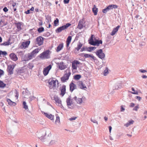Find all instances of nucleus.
Wrapping results in <instances>:
<instances>
[{
	"label": "nucleus",
	"mask_w": 147,
	"mask_h": 147,
	"mask_svg": "<svg viewBox=\"0 0 147 147\" xmlns=\"http://www.w3.org/2000/svg\"><path fill=\"white\" fill-rule=\"evenodd\" d=\"M41 48L39 47L33 50L31 53H28V55H25L22 58V60L24 61H27L31 60L34 58L36 54L41 50Z\"/></svg>",
	"instance_id": "1"
},
{
	"label": "nucleus",
	"mask_w": 147,
	"mask_h": 147,
	"mask_svg": "<svg viewBox=\"0 0 147 147\" xmlns=\"http://www.w3.org/2000/svg\"><path fill=\"white\" fill-rule=\"evenodd\" d=\"M86 98L84 96L82 98H77L76 96H75L72 98V100L74 102V103H77L79 105H81L82 103H84L86 101Z\"/></svg>",
	"instance_id": "2"
},
{
	"label": "nucleus",
	"mask_w": 147,
	"mask_h": 147,
	"mask_svg": "<svg viewBox=\"0 0 147 147\" xmlns=\"http://www.w3.org/2000/svg\"><path fill=\"white\" fill-rule=\"evenodd\" d=\"M71 25L70 23H67L65 25L59 27L55 30L56 32L57 33H59L61 32L63 30L66 29L68 27Z\"/></svg>",
	"instance_id": "3"
},
{
	"label": "nucleus",
	"mask_w": 147,
	"mask_h": 147,
	"mask_svg": "<svg viewBox=\"0 0 147 147\" xmlns=\"http://www.w3.org/2000/svg\"><path fill=\"white\" fill-rule=\"evenodd\" d=\"M66 73L61 78V81L64 82L68 79L69 76L71 74L69 70H67L66 71Z\"/></svg>",
	"instance_id": "4"
},
{
	"label": "nucleus",
	"mask_w": 147,
	"mask_h": 147,
	"mask_svg": "<svg viewBox=\"0 0 147 147\" xmlns=\"http://www.w3.org/2000/svg\"><path fill=\"white\" fill-rule=\"evenodd\" d=\"M95 53L99 58L102 60H103L105 57V54L103 53L102 49H100L96 51Z\"/></svg>",
	"instance_id": "5"
},
{
	"label": "nucleus",
	"mask_w": 147,
	"mask_h": 147,
	"mask_svg": "<svg viewBox=\"0 0 147 147\" xmlns=\"http://www.w3.org/2000/svg\"><path fill=\"white\" fill-rule=\"evenodd\" d=\"M47 131H44L39 133L38 135V137L42 142H44V141L46 140V139L45 138V136L46 135Z\"/></svg>",
	"instance_id": "6"
},
{
	"label": "nucleus",
	"mask_w": 147,
	"mask_h": 147,
	"mask_svg": "<svg viewBox=\"0 0 147 147\" xmlns=\"http://www.w3.org/2000/svg\"><path fill=\"white\" fill-rule=\"evenodd\" d=\"M66 102L67 103V105L69 108L71 109H73V107L71 106V105L74 103V102L73 100H72V99H71L70 97L69 96L66 99Z\"/></svg>",
	"instance_id": "7"
},
{
	"label": "nucleus",
	"mask_w": 147,
	"mask_h": 147,
	"mask_svg": "<svg viewBox=\"0 0 147 147\" xmlns=\"http://www.w3.org/2000/svg\"><path fill=\"white\" fill-rule=\"evenodd\" d=\"M48 139L47 138L46 140L44 141V144L48 146L54 144L57 142V140L56 139L52 140L49 142L48 141Z\"/></svg>",
	"instance_id": "8"
},
{
	"label": "nucleus",
	"mask_w": 147,
	"mask_h": 147,
	"mask_svg": "<svg viewBox=\"0 0 147 147\" xmlns=\"http://www.w3.org/2000/svg\"><path fill=\"white\" fill-rule=\"evenodd\" d=\"M40 57L42 59H48L49 57V51H47L41 53Z\"/></svg>",
	"instance_id": "9"
},
{
	"label": "nucleus",
	"mask_w": 147,
	"mask_h": 147,
	"mask_svg": "<svg viewBox=\"0 0 147 147\" xmlns=\"http://www.w3.org/2000/svg\"><path fill=\"white\" fill-rule=\"evenodd\" d=\"M58 82L57 80H51V81L49 80V86L50 89H52L54 87H55L56 86V83Z\"/></svg>",
	"instance_id": "10"
},
{
	"label": "nucleus",
	"mask_w": 147,
	"mask_h": 147,
	"mask_svg": "<svg viewBox=\"0 0 147 147\" xmlns=\"http://www.w3.org/2000/svg\"><path fill=\"white\" fill-rule=\"evenodd\" d=\"M43 42V38L41 36L37 37L36 39V43L39 46L42 45Z\"/></svg>",
	"instance_id": "11"
},
{
	"label": "nucleus",
	"mask_w": 147,
	"mask_h": 147,
	"mask_svg": "<svg viewBox=\"0 0 147 147\" xmlns=\"http://www.w3.org/2000/svg\"><path fill=\"white\" fill-rule=\"evenodd\" d=\"M54 100L55 101L56 104L60 107H62L61 104V101L60 98L57 96H54Z\"/></svg>",
	"instance_id": "12"
},
{
	"label": "nucleus",
	"mask_w": 147,
	"mask_h": 147,
	"mask_svg": "<svg viewBox=\"0 0 147 147\" xmlns=\"http://www.w3.org/2000/svg\"><path fill=\"white\" fill-rule=\"evenodd\" d=\"M15 67L13 65H9L7 66V71L10 75L12 74L13 73V69Z\"/></svg>",
	"instance_id": "13"
},
{
	"label": "nucleus",
	"mask_w": 147,
	"mask_h": 147,
	"mask_svg": "<svg viewBox=\"0 0 147 147\" xmlns=\"http://www.w3.org/2000/svg\"><path fill=\"white\" fill-rule=\"evenodd\" d=\"M51 65H50L44 68L43 72L45 76H46L48 74L49 70L51 68Z\"/></svg>",
	"instance_id": "14"
},
{
	"label": "nucleus",
	"mask_w": 147,
	"mask_h": 147,
	"mask_svg": "<svg viewBox=\"0 0 147 147\" xmlns=\"http://www.w3.org/2000/svg\"><path fill=\"white\" fill-rule=\"evenodd\" d=\"M85 26V22L83 21V20H80L78 26V28L79 29H81Z\"/></svg>",
	"instance_id": "15"
},
{
	"label": "nucleus",
	"mask_w": 147,
	"mask_h": 147,
	"mask_svg": "<svg viewBox=\"0 0 147 147\" xmlns=\"http://www.w3.org/2000/svg\"><path fill=\"white\" fill-rule=\"evenodd\" d=\"M80 63L77 60H74L72 62V67L73 69H76L77 68V65L79 64Z\"/></svg>",
	"instance_id": "16"
},
{
	"label": "nucleus",
	"mask_w": 147,
	"mask_h": 147,
	"mask_svg": "<svg viewBox=\"0 0 147 147\" xmlns=\"http://www.w3.org/2000/svg\"><path fill=\"white\" fill-rule=\"evenodd\" d=\"M30 43V41H27L23 42L21 45V47L22 49H25L28 47Z\"/></svg>",
	"instance_id": "17"
},
{
	"label": "nucleus",
	"mask_w": 147,
	"mask_h": 147,
	"mask_svg": "<svg viewBox=\"0 0 147 147\" xmlns=\"http://www.w3.org/2000/svg\"><path fill=\"white\" fill-rule=\"evenodd\" d=\"M9 57L13 61H16L18 59L16 55L13 53H10L9 55Z\"/></svg>",
	"instance_id": "18"
},
{
	"label": "nucleus",
	"mask_w": 147,
	"mask_h": 147,
	"mask_svg": "<svg viewBox=\"0 0 147 147\" xmlns=\"http://www.w3.org/2000/svg\"><path fill=\"white\" fill-rule=\"evenodd\" d=\"M66 87V86L65 85H63L60 88L61 91L60 94L62 96H63L65 93Z\"/></svg>",
	"instance_id": "19"
},
{
	"label": "nucleus",
	"mask_w": 147,
	"mask_h": 147,
	"mask_svg": "<svg viewBox=\"0 0 147 147\" xmlns=\"http://www.w3.org/2000/svg\"><path fill=\"white\" fill-rule=\"evenodd\" d=\"M70 90L72 92L76 88V85L73 82H71L69 84Z\"/></svg>",
	"instance_id": "20"
},
{
	"label": "nucleus",
	"mask_w": 147,
	"mask_h": 147,
	"mask_svg": "<svg viewBox=\"0 0 147 147\" xmlns=\"http://www.w3.org/2000/svg\"><path fill=\"white\" fill-rule=\"evenodd\" d=\"M43 114L44 115L49 119L51 120H54V116L52 115L51 114H49L48 113L44 112Z\"/></svg>",
	"instance_id": "21"
},
{
	"label": "nucleus",
	"mask_w": 147,
	"mask_h": 147,
	"mask_svg": "<svg viewBox=\"0 0 147 147\" xmlns=\"http://www.w3.org/2000/svg\"><path fill=\"white\" fill-rule=\"evenodd\" d=\"M78 84L79 87L82 89H84L85 88H86V86L83 84L82 82H78Z\"/></svg>",
	"instance_id": "22"
},
{
	"label": "nucleus",
	"mask_w": 147,
	"mask_h": 147,
	"mask_svg": "<svg viewBox=\"0 0 147 147\" xmlns=\"http://www.w3.org/2000/svg\"><path fill=\"white\" fill-rule=\"evenodd\" d=\"M95 38L94 36L93 35H91V37L90 38V39L89 40V43L91 45H93V46H95V43H94V41H93V40Z\"/></svg>",
	"instance_id": "23"
},
{
	"label": "nucleus",
	"mask_w": 147,
	"mask_h": 147,
	"mask_svg": "<svg viewBox=\"0 0 147 147\" xmlns=\"http://www.w3.org/2000/svg\"><path fill=\"white\" fill-rule=\"evenodd\" d=\"M119 27L120 26L119 25L117 26L116 27L114 28L111 34V35L112 36L114 35L116 33V32L118 31Z\"/></svg>",
	"instance_id": "24"
},
{
	"label": "nucleus",
	"mask_w": 147,
	"mask_h": 147,
	"mask_svg": "<svg viewBox=\"0 0 147 147\" xmlns=\"http://www.w3.org/2000/svg\"><path fill=\"white\" fill-rule=\"evenodd\" d=\"M84 56L85 58L90 57L94 60L96 59V57H95L92 55L84 54Z\"/></svg>",
	"instance_id": "25"
},
{
	"label": "nucleus",
	"mask_w": 147,
	"mask_h": 147,
	"mask_svg": "<svg viewBox=\"0 0 147 147\" xmlns=\"http://www.w3.org/2000/svg\"><path fill=\"white\" fill-rule=\"evenodd\" d=\"M11 39L9 38L7 41L3 42V43L1 44V45L8 46L11 45L12 43L10 42Z\"/></svg>",
	"instance_id": "26"
},
{
	"label": "nucleus",
	"mask_w": 147,
	"mask_h": 147,
	"mask_svg": "<svg viewBox=\"0 0 147 147\" xmlns=\"http://www.w3.org/2000/svg\"><path fill=\"white\" fill-rule=\"evenodd\" d=\"M93 41L94 43H95V45H96L97 46H98L100 44H102V41L101 40H97L95 38L94 39Z\"/></svg>",
	"instance_id": "27"
},
{
	"label": "nucleus",
	"mask_w": 147,
	"mask_h": 147,
	"mask_svg": "<svg viewBox=\"0 0 147 147\" xmlns=\"http://www.w3.org/2000/svg\"><path fill=\"white\" fill-rule=\"evenodd\" d=\"M59 68L61 70L65 69L66 67V66L64 65V64L63 62H61L59 65Z\"/></svg>",
	"instance_id": "28"
},
{
	"label": "nucleus",
	"mask_w": 147,
	"mask_h": 147,
	"mask_svg": "<svg viewBox=\"0 0 147 147\" xmlns=\"http://www.w3.org/2000/svg\"><path fill=\"white\" fill-rule=\"evenodd\" d=\"M15 24L16 25L18 31H19L21 30L22 28L21 26L22 25V22H18L17 23H15Z\"/></svg>",
	"instance_id": "29"
},
{
	"label": "nucleus",
	"mask_w": 147,
	"mask_h": 147,
	"mask_svg": "<svg viewBox=\"0 0 147 147\" xmlns=\"http://www.w3.org/2000/svg\"><path fill=\"white\" fill-rule=\"evenodd\" d=\"M63 47V44L61 43L57 47V49H56V51L57 52H58L61 51V49Z\"/></svg>",
	"instance_id": "30"
},
{
	"label": "nucleus",
	"mask_w": 147,
	"mask_h": 147,
	"mask_svg": "<svg viewBox=\"0 0 147 147\" xmlns=\"http://www.w3.org/2000/svg\"><path fill=\"white\" fill-rule=\"evenodd\" d=\"M92 11L94 15H96L97 14L98 8L96 7V6L95 5H94L93 8H92Z\"/></svg>",
	"instance_id": "31"
},
{
	"label": "nucleus",
	"mask_w": 147,
	"mask_h": 147,
	"mask_svg": "<svg viewBox=\"0 0 147 147\" xmlns=\"http://www.w3.org/2000/svg\"><path fill=\"white\" fill-rule=\"evenodd\" d=\"M134 122V121L132 120H129L128 122L124 125V126H125L126 127H128L131 124H133Z\"/></svg>",
	"instance_id": "32"
},
{
	"label": "nucleus",
	"mask_w": 147,
	"mask_h": 147,
	"mask_svg": "<svg viewBox=\"0 0 147 147\" xmlns=\"http://www.w3.org/2000/svg\"><path fill=\"white\" fill-rule=\"evenodd\" d=\"M110 7L111 6L109 5L106 8L102 10V12L104 13H106L107 11H109L111 9Z\"/></svg>",
	"instance_id": "33"
},
{
	"label": "nucleus",
	"mask_w": 147,
	"mask_h": 147,
	"mask_svg": "<svg viewBox=\"0 0 147 147\" xmlns=\"http://www.w3.org/2000/svg\"><path fill=\"white\" fill-rule=\"evenodd\" d=\"M7 101L8 102V104L9 105H16V103L13 101H12L10 99H7Z\"/></svg>",
	"instance_id": "34"
},
{
	"label": "nucleus",
	"mask_w": 147,
	"mask_h": 147,
	"mask_svg": "<svg viewBox=\"0 0 147 147\" xmlns=\"http://www.w3.org/2000/svg\"><path fill=\"white\" fill-rule=\"evenodd\" d=\"M23 108L26 110L28 109V106L26 104V103L25 101H23Z\"/></svg>",
	"instance_id": "35"
},
{
	"label": "nucleus",
	"mask_w": 147,
	"mask_h": 147,
	"mask_svg": "<svg viewBox=\"0 0 147 147\" xmlns=\"http://www.w3.org/2000/svg\"><path fill=\"white\" fill-rule=\"evenodd\" d=\"M82 44L80 43H79V44L78 45L77 47L76 48V49L78 51L82 47Z\"/></svg>",
	"instance_id": "36"
},
{
	"label": "nucleus",
	"mask_w": 147,
	"mask_h": 147,
	"mask_svg": "<svg viewBox=\"0 0 147 147\" xmlns=\"http://www.w3.org/2000/svg\"><path fill=\"white\" fill-rule=\"evenodd\" d=\"M37 30L39 33H41L44 31V29L43 27H41L39 28Z\"/></svg>",
	"instance_id": "37"
},
{
	"label": "nucleus",
	"mask_w": 147,
	"mask_h": 147,
	"mask_svg": "<svg viewBox=\"0 0 147 147\" xmlns=\"http://www.w3.org/2000/svg\"><path fill=\"white\" fill-rule=\"evenodd\" d=\"M81 77V76L80 75H76L74 76V79L75 80H78Z\"/></svg>",
	"instance_id": "38"
},
{
	"label": "nucleus",
	"mask_w": 147,
	"mask_h": 147,
	"mask_svg": "<svg viewBox=\"0 0 147 147\" xmlns=\"http://www.w3.org/2000/svg\"><path fill=\"white\" fill-rule=\"evenodd\" d=\"M109 73L108 69L107 67L106 68V69L104 70L103 72V74L105 76H107Z\"/></svg>",
	"instance_id": "39"
},
{
	"label": "nucleus",
	"mask_w": 147,
	"mask_h": 147,
	"mask_svg": "<svg viewBox=\"0 0 147 147\" xmlns=\"http://www.w3.org/2000/svg\"><path fill=\"white\" fill-rule=\"evenodd\" d=\"M56 118L55 120V122L56 123H59L60 122V118L58 115H56Z\"/></svg>",
	"instance_id": "40"
},
{
	"label": "nucleus",
	"mask_w": 147,
	"mask_h": 147,
	"mask_svg": "<svg viewBox=\"0 0 147 147\" xmlns=\"http://www.w3.org/2000/svg\"><path fill=\"white\" fill-rule=\"evenodd\" d=\"M5 86V84L3 82L0 81V87L4 88Z\"/></svg>",
	"instance_id": "41"
},
{
	"label": "nucleus",
	"mask_w": 147,
	"mask_h": 147,
	"mask_svg": "<svg viewBox=\"0 0 147 147\" xmlns=\"http://www.w3.org/2000/svg\"><path fill=\"white\" fill-rule=\"evenodd\" d=\"M34 65L32 63H29L28 65V67L30 69H32Z\"/></svg>",
	"instance_id": "42"
},
{
	"label": "nucleus",
	"mask_w": 147,
	"mask_h": 147,
	"mask_svg": "<svg viewBox=\"0 0 147 147\" xmlns=\"http://www.w3.org/2000/svg\"><path fill=\"white\" fill-rule=\"evenodd\" d=\"M109 6H111L110 7L111 9H113V8L116 9L117 7V5H110Z\"/></svg>",
	"instance_id": "43"
},
{
	"label": "nucleus",
	"mask_w": 147,
	"mask_h": 147,
	"mask_svg": "<svg viewBox=\"0 0 147 147\" xmlns=\"http://www.w3.org/2000/svg\"><path fill=\"white\" fill-rule=\"evenodd\" d=\"M59 20L58 18H56L54 21V24L55 26H57V24L59 23Z\"/></svg>",
	"instance_id": "44"
},
{
	"label": "nucleus",
	"mask_w": 147,
	"mask_h": 147,
	"mask_svg": "<svg viewBox=\"0 0 147 147\" xmlns=\"http://www.w3.org/2000/svg\"><path fill=\"white\" fill-rule=\"evenodd\" d=\"M71 40V36H69L67 39L66 42L70 43Z\"/></svg>",
	"instance_id": "45"
},
{
	"label": "nucleus",
	"mask_w": 147,
	"mask_h": 147,
	"mask_svg": "<svg viewBox=\"0 0 147 147\" xmlns=\"http://www.w3.org/2000/svg\"><path fill=\"white\" fill-rule=\"evenodd\" d=\"M120 85L121 84L120 83H119L116 85L115 86V89H118L120 88L119 86H121Z\"/></svg>",
	"instance_id": "46"
},
{
	"label": "nucleus",
	"mask_w": 147,
	"mask_h": 147,
	"mask_svg": "<svg viewBox=\"0 0 147 147\" xmlns=\"http://www.w3.org/2000/svg\"><path fill=\"white\" fill-rule=\"evenodd\" d=\"M1 55L6 56L7 54V52L6 51H2L1 50Z\"/></svg>",
	"instance_id": "47"
},
{
	"label": "nucleus",
	"mask_w": 147,
	"mask_h": 147,
	"mask_svg": "<svg viewBox=\"0 0 147 147\" xmlns=\"http://www.w3.org/2000/svg\"><path fill=\"white\" fill-rule=\"evenodd\" d=\"M90 120L93 123H95L96 124H98V122L96 120L92 119H91Z\"/></svg>",
	"instance_id": "48"
},
{
	"label": "nucleus",
	"mask_w": 147,
	"mask_h": 147,
	"mask_svg": "<svg viewBox=\"0 0 147 147\" xmlns=\"http://www.w3.org/2000/svg\"><path fill=\"white\" fill-rule=\"evenodd\" d=\"M96 48L95 47H89V49L90 50L89 51H91L94 50V49Z\"/></svg>",
	"instance_id": "49"
},
{
	"label": "nucleus",
	"mask_w": 147,
	"mask_h": 147,
	"mask_svg": "<svg viewBox=\"0 0 147 147\" xmlns=\"http://www.w3.org/2000/svg\"><path fill=\"white\" fill-rule=\"evenodd\" d=\"M125 110V109L123 107V105H121V110L120 111L121 112H123Z\"/></svg>",
	"instance_id": "50"
},
{
	"label": "nucleus",
	"mask_w": 147,
	"mask_h": 147,
	"mask_svg": "<svg viewBox=\"0 0 147 147\" xmlns=\"http://www.w3.org/2000/svg\"><path fill=\"white\" fill-rule=\"evenodd\" d=\"M2 24L1 25V27H3L5 26H6L7 25V22H5L4 21V22H2Z\"/></svg>",
	"instance_id": "51"
},
{
	"label": "nucleus",
	"mask_w": 147,
	"mask_h": 147,
	"mask_svg": "<svg viewBox=\"0 0 147 147\" xmlns=\"http://www.w3.org/2000/svg\"><path fill=\"white\" fill-rule=\"evenodd\" d=\"M3 11L5 12H7L8 11V9L7 7H5L3 9Z\"/></svg>",
	"instance_id": "52"
},
{
	"label": "nucleus",
	"mask_w": 147,
	"mask_h": 147,
	"mask_svg": "<svg viewBox=\"0 0 147 147\" xmlns=\"http://www.w3.org/2000/svg\"><path fill=\"white\" fill-rule=\"evenodd\" d=\"M30 9H28L27 10V11H26L25 12V13H26V14H29L30 13H31V12H30Z\"/></svg>",
	"instance_id": "53"
},
{
	"label": "nucleus",
	"mask_w": 147,
	"mask_h": 147,
	"mask_svg": "<svg viewBox=\"0 0 147 147\" xmlns=\"http://www.w3.org/2000/svg\"><path fill=\"white\" fill-rule=\"evenodd\" d=\"M76 118V117H73L69 118V120L70 121L74 120Z\"/></svg>",
	"instance_id": "54"
},
{
	"label": "nucleus",
	"mask_w": 147,
	"mask_h": 147,
	"mask_svg": "<svg viewBox=\"0 0 147 147\" xmlns=\"http://www.w3.org/2000/svg\"><path fill=\"white\" fill-rule=\"evenodd\" d=\"M139 71L142 73H144L147 72V71L146 70L142 69H140L139 70Z\"/></svg>",
	"instance_id": "55"
},
{
	"label": "nucleus",
	"mask_w": 147,
	"mask_h": 147,
	"mask_svg": "<svg viewBox=\"0 0 147 147\" xmlns=\"http://www.w3.org/2000/svg\"><path fill=\"white\" fill-rule=\"evenodd\" d=\"M138 108H139L137 106H136L135 107H134V108L133 109V110L137 111Z\"/></svg>",
	"instance_id": "56"
},
{
	"label": "nucleus",
	"mask_w": 147,
	"mask_h": 147,
	"mask_svg": "<svg viewBox=\"0 0 147 147\" xmlns=\"http://www.w3.org/2000/svg\"><path fill=\"white\" fill-rule=\"evenodd\" d=\"M4 74V71L0 69V74L1 75H3Z\"/></svg>",
	"instance_id": "57"
},
{
	"label": "nucleus",
	"mask_w": 147,
	"mask_h": 147,
	"mask_svg": "<svg viewBox=\"0 0 147 147\" xmlns=\"http://www.w3.org/2000/svg\"><path fill=\"white\" fill-rule=\"evenodd\" d=\"M69 1L68 0H64L63 2L65 4H67L69 3Z\"/></svg>",
	"instance_id": "58"
},
{
	"label": "nucleus",
	"mask_w": 147,
	"mask_h": 147,
	"mask_svg": "<svg viewBox=\"0 0 147 147\" xmlns=\"http://www.w3.org/2000/svg\"><path fill=\"white\" fill-rule=\"evenodd\" d=\"M136 99H138L139 100H140L141 98L139 96H136Z\"/></svg>",
	"instance_id": "59"
},
{
	"label": "nucleus",
	"mask_w": 147,
	"mask_h": 147,
	"mask_svg": "<svg viewBox=\"0 0 147 147\" xmlns=\"http://www.w3.org/2000/svg\"><path fill=\"white\" fill-rule=\"evenodd\" d=\"M135 105V104L133 103H131L130 106V107H134Z\"/></svg>",
	"instance_id": "60"
},
{
	"label": "nucleus",
	"mask_w": 147,
	"mask_h": 147,
	"mask_svg": "<svg viewBox=\"0 0 147 147\" xmlns=\"http://www.w3.org/2000/svg\"><path fill=\"white\" fill-rule=\"evenodd\" d=\"M109 132L110 133H111L112 129V127L111 126H109Z\"/></svg>",
	"instance_id": "61"
},
{
	"label": "nucleus",
	"mask_w": 147,
	"mask_h": 147,
	"mask_svg": "<svg viewBox=\"0 0 147 147\" xmlns=\"http://www.w3.org/2000/svg\"><path fill=\"white\" fill-rule=\"evenodd\" d=\"M131 93H132V94H138V92H131Z\"/></svg>",
	"instance_id": "62"
},
{
	"label": "nucleus",
	"mask_w": 147,
	"mask_h": 147,
	"mask_svg": "<svg viewBox=\"0 0 147 147\" xmlns=\"http://www.w3.org/2000/svg\"><path fill=\"white\" fill-rule=\"evenodd\" d=\"M142 77L143 78H147V76L144 75H143Z\"/></svg>",
	"instance_id": "63"
},
{
	"label": "nucleus",
	"mask_w": 147,
	"mask_h": 147,
	"mask_svg": "<svg viewBox=\"0 0 147 147\" xmlns=\"http://www.w3.org/2000/svg\"><path fill=\"white\" fill-rule=\"evenodd\" d=\"M16 5V4L15 3H13L12 5L13 7H14Z\"/></svg>",
	"instance_id": "64"
}]
</instances>
